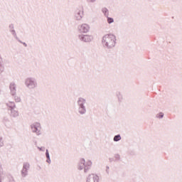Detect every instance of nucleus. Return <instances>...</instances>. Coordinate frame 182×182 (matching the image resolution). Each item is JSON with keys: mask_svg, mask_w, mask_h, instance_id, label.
<instances>
[{"mask_svg": "<svg viewBox=\"0 0 182 182\" xmlns=\"http://www.w3.org/2000/svg\"><path fill=\"white\" fill-rule=\"evenodd\" d=\"M117 43V38L114 34H106L102 38V45L105 49L107 50H112L116 48Z\"/></svg>", "mask_w": 182, "mask_h": 182, "instance_id": "f257e3e1", "label": "nucleus"}, {"mask_svg": "<svg viewBox=\"0 0 182 182\" xmlns=\"http://www.w3.org/2000/svg\"><path fill=\"white\" fill-rule=\"evenodd\" d=\"M92 164L93 163L90 160H87L86 161L85 159L81 158L77 163V168L80 171H82V170H84V173L86 174L89 173V170L92 168Z\"/></svg>", "mask_w": 182, "mask_h": 182, "instance_id": "f03ea898", "label": "nucleus"}, {"mask_svg": "<svg viewBox=\"0 0 182 182\" xmlns=\"http://www.w3.org/2000/svg\"><path fill=\"white\" fill-rule=\"evenodd\" d=\"M87 105V101L83 97H79L77 100V113L80 116H85L87 113V108L86 107Z\"/></svg>", "mask_w": 182, "mask_h": 182, "instance_id": "7ed1b4c3", "label": "nucleus"}, {"mask_svg": "<svg viewBox=\"0 0 182 182\" xmlns=\"http://www.w3.org/2000/svg\"><path fill=\"white\" fill-rule=\"evenodd\" d=\"M24 85L27 89L32 90L38 87V80L33 77H28L25 79Z\"/></svg>", "mask_w": 182, "mask_h": 182, "instance_id": "20e7f679", "label": "nucleus"}, {"mask_svg": "<svg viewBox=\"0 0 182 182\" xmlns=\"http://www.w3.org/2000/svg\"><path fill=\"white\" fill-rule=\"evenodd\" d=\"M32 133H35L36 136L42 134V125L39 122H34L30 126Z\"/></svg>", "mask_w": 182, "mask_h": 182, "instance_id": "39448f33", "label": "nucleus"}, {"mask_svg": "<svg viewBox=\"0 0 182 182\" xmlns=\"http://www.w3.org/2000/svg\"><path fill=\"white\" fill-rule=\"evenodd\" d=\"M78 39L80 41V42L90 43V42L93 41V36L87 34H80L78 35Z\"/></svg>", "mask_w": 182, "mask_h": 182, "instance_id": "423d86ee", "label": "nucleus"}, {"mask_svg": "<svg viewBox=\"0 0 182 182\" xmlns=\"http://www.w3.org/2000/svg\"><path fill=\"white\" fill-rule=\"evenodd\" d=\"M80 33H87L90 31V26L87 23H82L77 26Z\"/></svg>", "mask_w": 182, "mask_h": 182, "instance_id": "0eeeda50", "label": "nucleus"}, {"mask_svg": "<svg viewBox=\"0 0 182 182\" xmlns=\"http://www.w3.org/2000/svg\"><path fill=\"white\" fill-rule=\"evenodd\" d=\"M86 182H99V176L95 173H91L87 177Z\"/></svg>", "mask_w": 182, "mask_h": 182, "instance_id": "6e6552de", "label": "nucleus"}, {"mask_svg": "<svg viewBox=\"0 0 182 182\" xmlns=\"http://www.w3.org/2000/svg\"><path fill=\"white\" fill-rule=\"evenodd\" d=\"M9 31L14 39H18V35L16 34V31H15V25L14 23L9 25Z\"/></svg>", "mask_w": 182, "mask_h": 182, "instance_id": "1a4fd4ad", "label": "nucleus"}, {"mask_svg": "<svg viewBox=\"0 0 182 182\" xmlns=\"http://www.w3.org/2000/svg\"><path fill=\"white\" fill-rule=\"evenodd\" d=\"M82 18H83V10L75 11L74 16L75 21H82Z\"/></svg>", "mask_w": 182, "mask_h": 182, "instance_id": "9d476101", "label": "nucleus"}, {"mask_svg": "<svg viewBox=\"0 0 182 182\" xmlns=\"http://www.w3.org/2000/svg\"><path fill=\"white\" fill-rule=\"evenodd\" d=\"M9 90L11 96H15V95H16V84L14 82H11L9 85Z\"/></svg>", "mask_w": 182, "mask_h": 182, "instance_id": "9b49d317", "label": "nucleus"}, {"mask_svg": "<svg viewBox=\"0 0 182 182\" xmlns=\"http://www.w3.org/2000/svg\"><path fill=\"white\" fill-rule=\"evenodd\" d=\"M10 110H11V113H10L11 117L16 118L19 116V112H18V110H15V109H12Z\"/></svg>", "mask_w": 182, "mask_h": 182, "instance_id": "f8f14e48", "label": "nucleus"}, {"mask_svg": "<svg viewBox=\"0 0 182 182\" xmlns=\"http://www.w3.org/2000/svg\"><path fill=\"white\" fill-rule=\"evenodd\" d=\"M7 107H9L10 110H12V109H16V105H15L14 102H9L6 104Z\"/></svg>", "mask_w": 182, "mask_h": 182, "instance_id": "ddd939ff", "label": "nucleus"}, {"mask_svg": "<svg viewBox=\"0 0 182 182\" xmlns=\"http://www.w3.org/2000/svg\"><path fill=\"white\" fill-rule=\"evenodd\" d=\"M116 96H117V97L118 99V102H119V103H121V102H123V95H122V92H117Z\"/></svg>", "mask_w": 182, "mask_h": 182, "instance_id": "4468645a", "label": "nucleus"}, {"mask_svg": "<svg viewBox=\"0 0 182 182\" xmlns=\"http://www.w3.org/2000/svg\"><path fill=\"white\" fill-rule=\"evenodd\" d=\"M23 168L27 171H29V169L31 168V164L29 162H24L23 164Z\"/></svg>", "mask_w": 182, "mask_h": 182, "instance_id": "2eb2a0df", "label": "nucleus"}, {"mask_svg": "<svg viewBox=\"0 0 182 182\" xmlns=\"http://www.w3.org/2000/svg\"><path fill=\"white\" fill-rule=\"evenodd\" d=\"M102 14H104V16L107 18V16H109V9H107V8L104 7L102 9Z\"/></svg>", "mask_w": 182, "mask_h": 182, "instance_id": "dca6fc26", "label": "nucleus"}, {"mask_svg": "<svg viewBox=\"0 0 182 182\" xmlns=\"http://www.w3.org/2000/svg\"><path fill=\"white\" fill-rule=\"evenodd\" d=\"M29 171H26V169H23V168H22V170L21 171V177L25 178L28 176V173Z\"/></svg>", "mask_w": 182, "mask_h": 182, "instance_id": "f3484780", "label": "nucleus"}, {"mask_svg": "<svg viewBox=\"0 0 182 182\" xmlns=\"http://www.w3.org/2000/svg\"><path fill=\"white\" fill-rule=\"evenodd\" d=\"M113 140L114 141H120L122 140V136L120 134L115 135Z\"/></svg>", "mask_w": 182, "mask_h": 182, "instance_id": "a211bd4d", "label": "nucleus"}, {"mask_svg": "<svg viewBox=\"0 0 182 182\" xmlns=\"http://www.w3.org/2000/svg\"><path fill=\"white\" fill-rule=\"evenodd\" d=\"M9 119L8 117H4L3 119V123L5 124V126L8 127V123H9Z\"/></svg>", "mask_w": 182, "mask_h": 182, "instance_id": "6ab92c4d", "label": "nucleus"}, {"mask_svg": "<svg viewBox=\"0 0 182 182\" xmlns=\"http://www.w3.org/2000/svg\"><path fill=\"white\" fill-rule=\"evenodd\" d=\"M156 119H163L164 117V113L159 112L156 115Z\"/></svg>", "mask_w": 182, "mask_h": 182, "instance_id": "aec40b11", "label": "nucleus"}, {"mask_svg": "<svg viewBox=\"0 0 182 182\" xmlns=\"http://www.w3.org/2000/svg\"><path fill=\"white\" fill-rule=\"evenodd\" d=\"M14 97V100L16 103H20L21 102V97L17 96L16 95H13Z\"/></svg>", "mask_w": 182, "mask_h": 182, "instance_id": "412c9836", "label": "nucleus"}, {"mask_svg": "<svg viewBox=\"0 0 182 182\" xmlns=\"http://www.w3.org/2000/svg\"><path fill=\"white\" fill-rule=\"evenodd\" d=\"M107 21L108 23H113V22H114V19L112 17H107Z\"/></svg>", "mask_w": 182, "mask_h": 182, "instance_id": "4be33fe9", "label": "nucleus"}, {"mask_svg": "<svg viewBox=\"0 0 182 182\" xmlns=\"http://www.w3.org/2000/svg\"><path fill=\"white\" fill-rule=\"evenodd\" d=\"M16 41H18V42H19V43H22V45H23V46H25V48H28V44H26V43L25 42H22V41H21V39H19V38H18V39H16Z\"/></svg>", "mask_w": 182, "mask_h": 182, "instance_id": "5701e85b", "label": "nucleus"}, {"mask_svg": "<svg viewBox=\"0 0 182 182\" xmlns=\"http://www.w3.org/2000/svg\"><path fill=\"white\" fill-rule=\"evenodd\" d=\"M4 138L2 136L0 137V149L1 147H4Z\"/></svg>", "mask_w": 182, "mask_h": 182, "instance_id": "b1692460", "label": "nucleus"}, {"mask_svg": "<svg viewBox=\"0 0 182 182\" xmlns=\"http://www.w3.org/2000/svg\"><path fill=\"white\" fill-rule=\"evenodd\" d=\"M4 70H5V67H4V65L0 64V75L3 73Z\"/></svg>", "mask_w": 182, "mask_h": 182, "instance_id": "393cba45", "label": "nucleus"}, {"mask_svg": "<svg viewBox=\"0 0 182 182\" xmlns=\"http://www.w3.org/2000/svg\"><path fill=\"white\" fill-rule=\"evenodd\" d=\"M114 159L117 161H120V155L119 154H117L114 155Z\"/></svg>", "mask_w": 182, "mask_h": 182, "instance_id": "a878e982", "label": "nucleus"}, {"mask_svg": "<svg viewBox=\"0 0 182 182\" xmlns=\"http://www.w3.org/2000/svg\"><path fill=\"white\" fill-rule=\"evenodd\" d=\"M46 159L50 158V155L49 154V150L48 149L46 150Z\"/></svg>", "mask_w": 182, "mask_h": 182, "instance_id": "bb28decb", "label": "nucleus"}, {"mask_svg": "<svg viewBox=\"0 0 182 182\" xmlns=\"http://www.w3.org/2000/svg\"><path fill=\"white\" fill-rule=\"evenodd\" d=\"M38 149L40 151H45L46 148H45V146H41V147L38 146Z\"/></svg>", "mask_w": 182, "mask_h": 182, "instance_id": "cd10ccee", "label": "nucleus"}, {"mask_svg": "<svg viewBox=\"0 0 182 182\" xmlns=\"http://www.w3.org/2000/svg\"><path fill=\"white\" fill-rule=\"evenodd\" d=\"M4 174V171L2 168V164H1L0 162V175H3Z\"/></svg>", "mask_w": 182, "mask_h": 182, "instance_id": "c85d7f7f", "label": "nucleus"}, {"mask_svg": "<svg viewBox=\"0 0 182 182\" xmlns=\"http://www.w3.org/2000/svg\"><path fill=\"white\" fill-rule=\"evenodd\" d=\"M87 2H90V4H95V2H96V0H87Z\"/></svg>", "mask_w": 182, "mask_h": 182, "instance_id": "c756f323", "label": "nucleus"}, {"mask_svg": "<svg viewBox=\"0 0 182 182\" xmlns=\"http://www.w3.org/2000/svg\"><path fill=\"white\" fill-rule=\"evenodd\" d=\"M46 162L48 163V164H50L51 163L50 158H47Z\"/></svg>", "mask_w": 182, "mask_h": 182, "instance_id": "7c9ffc66", "label": "nucleus"}, {"mask_svg": "<svg viewBox=\"0 0 182 182\" xmlns=\"http://www.w3.org/2000/svg\"><path fill=\"white\" fill-rule=\"evenodd\" d=\"M9 182H16V181H15V179H14V178H11L9 179Z\"/></svg>", "mask_w": 182, "mask_h": 182, "instance_id": "2f4dec72", "label": "nucleus"}, {"mask_svg": "<svg viewBox=\"0 0 182 182\" xmlns=\"http://www.w3.org/2000/svg\"><path fill=\"white\" fill-rule=\"evenodd\" d=\"M106 173L109 174V166H106Z\"/></svg>", "mask_w": 182, "mask_h": 182, "instance_id": "473e14b6", "label": "nucleus"}, {"mask_svg": "<svg viewBox=\"0 0 182 182\" xmlns=\"http://www.w3.org/2000/svg\"><path fill=\"white\" fill-rule=\"evenodd\" d=\"M2 62H3L2 58L0 57V65H2Z\"/></svg>", "mask_w": 182, "mask_h": 182, "instance_id": "72a5a7b5", "label": "nucleus"}, {"mask_svg": "<svg viewBox=\"0 0 182 182\" xmlns=\"http://www.w3.org/2000/svg\"><path fill=\"white\" fill-rule=\"evenodd\" d=\"M1 176H2V175L0 174V182H2Z\"/></svg>", "mask_w": 182, "mask_h": 182, "instance_id": "f704fd0d", "label": "nucleus"}, {"mask_svg": "<svg viewBox=\"0 0 182 182\" xmlns=\"http://www.w3.org/2000/svg\"><path fill=\"white\" fill-rule=\"evenodd\" d=\"M2 93V91L0 90V95Z\"/></svg>", "mask_w": 182, "mask_h": 182, "instance_id": "c9c22d12", "label": "nucleus"}]
</instances>
